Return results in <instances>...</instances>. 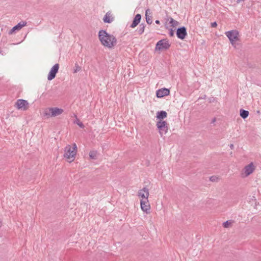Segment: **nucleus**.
Here are the masks:
<instances>
[{
  "instance_id": "obj_3",
  "label": "nucleus",
  "mask_w": 261,
  "mask_h": 261,
  "mask_svg": "<svg viewBox=\"0 0 261 261\" xmlns=\"http://www.w3.org/2000/svg\"><path fill=\"white\" fill-rule=\"evenodd\" d=\"M225 34L229 39L231 45L236 47V42L239 40V32L236 30H232L226 32Z\"/></svg>"
},
{
  "instance_id": "obj_33",
  "label": "nucleus",
  "mask_w": 261,
  "mask_h": 261,
  "mask_svg": "<svg viewBox=\"0 0 261 261\" xmlns=\"http://www.w3.org/2000/svg\"><path fill=\"white\" fill-rule=\"evenodd\" d=\"M2 222L0 221V227H1V226H2Z\"/></svg>"
},
{
  "instance_id": "obj_27",
  "label": "nucleus",
  "mask_w": 261,
  "mask_h": 261,
  "mask_svg": "<svg viewBox=\"0 0 261 261\" xmlns=\"http://www.w3.org/2000/svg\"><path fill=\"white\" fill-rule=\"evenodd\" d=\"M174 30L172 29H171L169 31V35L171 37H173L174 36Z\"/></svg>"
},
{
  "instance_id": "obj_31",
  "label": "nucleus",
  "mask_w": 261,
  "mask_h": 261,
  "mask_svg": "<svg viewBox=\"0 0 261 261\" xmlns=\"http://www.w3.org/2000/svg\"><path fill=\"white\" fill-rule=\"evenodd\" d=\"M155 23H156V24H160V21H159V20H155Z\"/></svg>"
},
{
  "instance_id": "obj_13",
  "label": "nucleus",
  "mask_w": 261,
  "mask_h": 261,
  "mask_svg": "<svg viewBox=\"0 0 261 261\" xmlns=\"http://www.w3.org/2000/svg\"><path fill=\"white\" fill-rule=\"evenodd\" d=\"M138 196L142 198V199L148 200L149 196V191L148 189L144 187L142 189L139 190L138 193Z\"/></svg>"
},
{
  "instance_id": "obj_24",
  "label": "nucleus",
  "mask_w": 261,
  "mask_h": 261,
  "mask_svg": "<svg viewBox=\"0 0 261 261\" xmlns=\"http://www.w3.org/2000/svg\"><path fill=\"white\" fill-rule=\"evenodd\" d=\"M231 223L232 222L231 221H229V220L226 221V222L223 223V226L225 228H228L230 226V225L231 224Z\"/></svg>"
},
{
  "instance_id": "obj_19",
  "label": "nucleus",
  "mask_w": 261,
  "mask_h": 261,
  "mask_svg": "<svg viewBox=\"0 0 261 261\" xmlns=\"http://www.w3.org/2000/svg\"><path fill=\"white\" fill-rule=\"evenodd\" d=\"M168 20L169 21V23L171 24V25L173 28L175 27L176 26L179 24V22L177 21L174 20L172 17H169L168 18Z\"/></svg>"
},
{
  "instance_id": "obj_22",
  "label": "nucleus",
  "mask_w": 261,
  "mask_h": 261,
  "mask_svg": "<svg viewBox=\"0 0 261 261\" xmlns=\"http://www.w3.org/2000/svg\"><path fill=\"white\" fill-rule=\"evenodd\" d=\"M74 116L76 117V120L74 121V123L77 124L81 128H83L84 127L83 123L77 119L76 115Z\"/></svg>"
},
{
  "instance_id": "obj_9",
  "label": "nucleus",
  "mask_w": 261,
  "mask_h": 261,
  "mask_svg": "<svg viewBox=\"0 0 261 261\" xmlns=\"http://www.w3.org/2000/svg\"><path fill=\"white\" fill-rule=\"evenodd\" d=\"M141 210L146 214L150 213V206L147 199H142L140 201Z\"/></svg>"
},
{
  "instance_id": "obj_18",
  "label": "nucleus",
  "mask_w": 261,
  "mask_h": 261,
  "mask_svg": "<svg viewBox=\"0 0 261 261\" xmlns=\"http://www.w3.org/2000/svg\"><path fill=\"white\" fill-rule=\"evenodd\" d=\"M240 115L242 118L245 119L248 116L249 112L244 109H241L240 111Z\"/></svg>"
},
{
  "instance_id": "obj_6",
  "label": "nucleus",
  "mask_w": 261,
  "mask_h": 261,
  "mask_svg": "<svg viewBox=\"0 0 261 261\" xmlns=\"http://www.w3.org/2000/svg\"><path fill=\"white\" fill-rule=\"evenodd\" d=\"M255 170L254 166L253 163H250L248 165L246 166L243 171L242 175L245 174L243 177H247L251 174Z\"/></svg>"
},
{
  "instance_id": "obj_29",
  "label": "nucleus",
  "mask_w": 261,
  "mask_h": 261,
  "mask_svg": "<svg viewBox=\"0 0 261 261\" xmlns=\"http://www.w3.org/2000/svg\"><path fill=\"white\" fill-rule=\"evenodd\" d=\"M230 148L231 149H233V145L232 144H231L230 145Z\"/></svg>"
},
{
  "instance_id": "obj_14",
  "label": "nucleus",
  "mask_w": 261,
  "mask_h": 261,
  "mask_svg": "<svg viewBox=\"0 0 261 261\" xmlns=\"http://www.w3.org/2000/svg\"><path fill=\"white\" fill-rule=\"evenodd\" d=\"M169 94V90L165 88L159 89L156 92V96L158 98L163 97L164 96L168 95Z\"/></svg>"
},
{
  "instance_id": "obj_12",
  "label": "nucleus",
  "mask_w": 261,
  "mask_h": 261,
  "mask_svg": "<svg viewBox=\"0 0 261 261\" xmlns=\"http://www.w3.org/2000/svg\"><path fill=\"white\" fill-rule=\"evenodd\" d=\"M49 111L50 112V116L51 117H56L59 116L62 114L64 112L63 109L57 107L50 108L49 109Z\"/></svg>"
},
{
  "instance_id": "obj_8",
  "label": "nucleus",
  "mask_w": 261,
  "mask_h": 261,
  "mask_svg": "<svg viewBox=\"0 0 261 261\" xmlns=\"http://www.w3.org/2000/svg\"><path fill=\"white\" fill-rule=\"evenodd\" d=\"M15 105L18 110L25 111L27 110L29 103L27 100L20 99L17 100Z\"/></svg>"
},
{
  "instance_id": "obj_11",
  "label": "nucleus",
  "mask_w": 261,
  "mask_h": 261,
  "mask_svg": "<svg viewBox=\"0 0 261 261\" xmlns=\"http://www.w3.org/2000/svg\"><path fill=\"white\" fill-rule=\"evenodd\" d=\"M176 35L178 38L184 40L187 35V29L185 27H181L177 29Z\"/></svg>"
},
{
  "instance_id": "obj_25",
  "label": "nucleus",
  "mask_w": 261,
  "mask_h": 261,
  "mask_svg": "<svg viewBox=\"0 0 261 261\" xmlns=\"http://www.w3.org/2000/svg\"><path fill=\"white\" fill-rule=\"evenodd\" d=\"M81 70V67L80 66L78 65V64H75V69H74L73 72L76 73L78 71H79Z\"/></svg>"
},
{
  "instance_id": "obj_1",
  "label": "nucleus",
  "mask_w": 261,
  "mask_h": 261,
  "mask_svg": "<svg viewBox=\"0 0 261 261\" xmlns=\"http://www.w3.org/2000/svg\"><path fill=\"white\" fill-rule=\"evenodd\" d=\"M98 36L101 44L105 47L112 48L117 44V40L116 37L109 34L106 30H100Z\"/></svg>"
},
{
  "instance_id": "obj_5",
  "label": "nucleus",
  "mask_w": 261,
  "mask_h": 261,
  "mask_svg": "<svg viewBox=\"0 0 261 261\" xmlns=\"http://www.w3.org/2000/svg\"><path fill=\"white\" fill-rule=\"evenodd\" d=\"M170 46L169 41L167 39H162L159 41L155 45V50H161L167 49Z\"/></svg>"
},
{
  "instance_id": "obj_30",
  "label": "nucleus",
  "mask_w": 261,
  "mask_h": 261,
  "mask_svg": "<svg viewBox=\"0 0 261 261\" xmlns=\"http://www.w3.org/2000/svg\"><path fill=\"white\" fill-rule=\"evenodd\" d=\"M244 1V0H237V3H240L241 2H242V1Z\"/></svg>"
},
{
  "instance_id": "obj_26",
  "label": "nucleus",
  "mask_w": 261,
  "mask_h": 261,
  "mask_svg": "<svg viewBox=\"0 0 261 261\" xmlns=\"http://www.w3.org/2000/svg\"><path fill=\"white\" fill-rule=\"evenodd\" d=\"M218 178L216 176H212L210 178V180L212 181H217Z\"/></svg>"
},
{
  "instance_id": "obj_20",
  "label": "nucleus",
  "mask_w": 261,
  "mask_h": 261,
  "mask_svg": "<svg viewBox=\"0 0 261 261\" xmlns=\"http://www.w3.org/2000/svg\"><path fill=\"white\" fill-rule=\"evenodd\" d=\"M148 11H149V10H147L145 12L146 21L148 24H150L152 23V17H151V16H149L147 14Z\"/></svg>"
},
{
  "instance_id": "obj_10",
  "label": "nucleus",
  "mask_w": 261,
  "mask_h": 261,
  "mask_svg": "<svg viewBox=\"0 0 261 261\" xmlns=\"http://www.w3.org/2000/svg\"><path fill=\"white\" fill-rule=\"evenodd\" d=\"M27 25V22L24 21H21L17 25L13 27L8 32L9 35H12L16 31L20 30L23 27Z\"/></svg>"
},
{
  "instance_id": "obj_15",
  "label": "nucleus",
  "mask_w": 261,
  "mask_h": 261,
  "mask_svg": "<svg viewBox=\"0 0 261 261\" xmlns=\"http://www.w3.org/2000/svg\"><path fill=\"white\" fill-rule=\"evenodd\" d=\"M141 19V15L140 14H137L134 18L133 23L130 25V27L132 28L136 27L140 23Z\"/></svg>"
},
{
  "instance_id": "obj_21",
  "label": "nucleus",
  "mask_w": 261,
  "mask_h": 261,
  "mask_svg": "<svg viewBox=\"0 0 261 261\" xmlns=\"http://www.w3.org/2000/svg\"><path fill=\"white\" fill-rule=\"evenodd\" d=\"M145 30V25L143 23L140 24L139 28L137 30L138 33L139 34H142Z\"/></svg>"
},
{
  "instance_id": "obj_32",
  "label": "nucleus",
  "mask_w": 261,
  "mask_h": 261,
  "mask_svg": "<svg viewBox=\"0 0 261 261\" xmlns=\"http://www.w3.org/2000/svg\"><path fill=\"white\" fill-rule=\"evenodd\" d=\"M216 121V118H214L212 120V123H214Z\"/></svg>"
},
{
  "instance_id": "obj_17",
  "label": "nucleus",
  "mask_w": 261,
  "mask_h": 261,
  "mask_svg": "<svg viewBox=\"0 0 261 261\" xmlns=\"http://www.w3.org/2000/svg\"><path fill=\"white\" fill-rule=\"evenodd\" d=\"M167 116V113L164 111H160L157 112L156 118L158 119H163Z\"/></svg>"
},
{
  "instance_id": "obj_4",
  "label": "nucleus",
  "mask_w": 261,
  "mask_h": 261,
  "mask_svg": "<svg viewBox=\"0 0 261 261\" xmlns=\"http://www.w3.org/2000/svg\"><path fill=\"white\" fill-rule=\"evenodd\" d=\"M156 126L159 129V133L163 137L164 135H165L168 129V124L165 121H159L157 122Z\"/></svg>"
},
{
  "instance_id": "obj_23",
  "label": "nucleus",
  "mask_w": 261,
  "mask_h": 261,
  "mask_svg": "<svg viewBox=\"0 0 261 261\" xmlns=\"http://www.w3.org/2000/svg\"><path fill=\"white\" fill-rule=\"evenodd\" d=\"M97 155L96 151H91L89 152V156L91 159H95Z\"/></svg>"
},
{
  "instance_id": "obj_2",
  "label": "nucleus",
  "mask_w": 261,
  "mask_h": 261,
  "mask_svg": "<svg viewBox=\"0 0 261 261\" xmlns=\"http://www.w3.org/2000/svg\"><path fill=\"white\" fill-rule=\"evenodd\" d=\"M65 153L64 156L69 162H72L75 159L77 152V146L75 143L73 144V146L68 145L65 148Z\"/></svg>"
},
{
  "instance_id": "obj_7",
  "label": "nucleus",
  "mask_w": 261,
  "mask_h": 261,
  "mask_svg": "<svg viewBox=\"0 0 261 261\" xmlns=\"http://www.w3.org/2000/svg\"><path fill=\"white\" fill-rule=\"evenodd\" d=\"M59 68V64H56L52 67L47 76V79L49 81H51L55 77L56 73L58 71Z\"/></svg>"
},
{
  "instance_id": "obj_28",
  "label": "nucleus",
  "mask_w": 261,
  "mask_h": 261,
  "mask_svg": "<svg viewBox=\"0 0 261 261\" xmlns=\"http://www.w3.org/2000/svg\"><path fill=\"white\" fill-rule=\"evenodd\" d=\"M217 26V23L216 22H214L211 23V27L212 28H215Z\"/></svg>"
},
{
  "instance_id": "obj_16",
  "label": "nucleus",
  "mask_w": 261,
  "mask_h": 261,
  "mask_svg": "<svg viewBox=\"0 0 261 261\" xmlns=\"http://www.w3.org/2000/svg\"><path fill=\"white\" fill-rule=\"evenodd\" d=\"M113 17H112L111 13L109 12L106 13L103 17V20L105 23H111L113 21Z\"/></svg>"
}]
</instances>
